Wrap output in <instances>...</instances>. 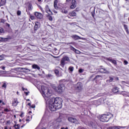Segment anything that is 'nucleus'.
Wrapping results in <instances>:
<instances>
[{"mask_svg":"<svg viewBox=\"0 0 129 129\" xmlns=\"http://www.w3.org/2000/svg\"><path fill=\"white\" fill-rule=\"evenodd\" d=\"M112 117H113V114L108 113L107 114H103L100 115L99 119L102 122H107V121H108L110 118H112Z\"/></svg>","mask_w":129,"mask_h":129,"instance_id":"obj_1","label":"nucleus"},{"mask_svg":"<svg viewBox=\"0 0 129 129\" xmlns=\"http://www.w3.org/2000/svg\"><path fill=\"white\" fill-rule=\"evenodd\" d=\"M65 80H60L59 81L60 84L59 85L57 86V87L54 88L55 91L57 92V93H62L63 91L65 90V85L62 83Z\"/></svg>","mask_w":129,"mask_h":129,"instance_id":"obj_2","label":"nucleus"},{"mask_svg":"<svg viewBox=\"0 0 129 129\" xmlns=\"http://www.w3.org/2000/svg\"><path fill=\"white\" fill-rule=\"evenodd\" d=\"M60 108L58 107L57 105L54 104L53 103V99H50L49 101V109L50 111H56L57 109H60Z\"/></svg>","mask_w":129,"mask_h":129,"instance_id":"obj_3","label":"nucleus"},{"mask_svg":"<svg viewBox=\"0 0 129 129\" xmlns=\"http://www.w3.org/2000/svg\"><path fill=\"white\" fill-rule=\"evenodd\" d=\"M96 70H98V72H100V73H103L104 74H109V73H110V72L109 71V68H105L103 67V66H100L96 69Z\"/></svg>","mask_w":129,"mask_h":129,"instance_id":"obj_4","label":"nucleus"},{"mask_svg":"<svg viewBox=\"0 0 129 129\" xmlns=\"http://www.w3.org/2000/svg\"><path fill=\"white\" fill-rule=\"evenodd\" d=\"M96 70H98V72H100V73H103L104 74H109V73H110V72L109 71V68H105L103 67V66H100L96 69Z\"/></svg>","mask_w":129,"mask_h":129,"instance_id":"obj_5","label":"nucleus"},{"mask_svg":"<svg viewBox=\"0 0 129 129\" xmlns=\"http://www.w3.org/2000/svg\"><path fill=\"white\" fill-rule=\"evenodd\" d=\"M62 102H63L62 98L58 97L54 98L53 101V104L57 105V107H59L60 108H62Z\"/></svg>","mask_w":129,"mask_h":129,"instance_id":"obj_6","label":"nucleus"},{"mask_svg":"<svg viewBox=\"0 0 129 129\" xmlns=\"http://www.w3.org/2000/svg\"><path fill=\"white\" fill-rule=\"evenodd\" d=\"M65 61H67L68 62H70V59L68 56H63L61 61H60V66L61 67H64L65 66Z\"/></svg>","mask_w":129,"mask_h":129,"instance_id":"obj_7","label":"nucleus"},{"mask_svg":"<svg viewBox=\"0 0 129 129\" xmlns=\"http://www.w3.org/2000/svg\"><path fill=\"white\" fill-rule=\"evenodd\" d=\"M114 80L115 81H118L119 79L118 77H114V76H109V79L106 81V83H111V82H114Z\"/></svg>","mask_w":129,"mask_h":129,"instance_id":"obj_8","label":"nucleus"},{"mask_svg":"<svg viewBox=\"0 0 129 129\" xmlns=\"http://www.w3.org/2000/svg\"><path fill=\"white\" fill-rule=\"evenodd\" d=\"M33 118V115H29V114H27L26 116V119H23V122L25 121V123H29L31 120H32Z\"/></svg>","mask_w":129,"mask_h":129,"instance_id":"obj_9","label":"nucleus"},{"mask_svg":"<svg viewBox=\"0 0 129 129\" xmlns=\"http://www.w3.org/2000/svg\"><path fill=\"white\" fill-rule=\"evenodd\" d=\"M34 15L35 16V17H36V18H37V19H39V20H41V19H43V14L39 12H34Z\"/></svg>","mask_w":129,"mask_h":129,"instance_id":"obj_10","label":"nucleus"},{"mask_svg":"<svg viewBox=\"0 0 129 129\" xmlns=\"http://www.w3.org/2000/svg\"><path fill=\"white\" fill-rule=\"evenodd\" d=\"M112 92H113V93H117L118 94L122 93V91H120L118 87H114L113 88H112Z\"/></svg>","mask_w":129,"mask_h":129,"instance_id":"obj_11","label":"nucleus"},{"mask_svg":"<svg viewBox=\"0 0 129 129\" xmlns=\"http://www.w3.org/2000/svg\"><path fill=\"white\" fill-rule=\"evenodd\" d=\"M76 6H77V2H76V0H71V5L70 6V9L74 10V9L76 8Z\"/></svg>","mask_w":129,"mask_h":129,"instance_id":"obj_12","label":"nucleus"},{"mask_svg":"<svg viewBox=\"0 0 129 129\" xmlns=\"http://www.w3.org/2000/svg\"><path fill=\"white\" fill-rule=\"evenodd\" d=\"M41 27V23L40 22L36 21L35 22L34 25V31H38L40 27Z\"/></svg>","mask_w":129,"mask_h":129,"instance_id":"obj_13","label":"nucleus"},{"mask_svg":"<svg viewBox=\"0 0 129 129\" xmlns=\"http://www.w3.org/2000/svg\"><path fill=\"white\" fill-rule=\"evenodd\" d=\"M106 60L112 63V64L114 65V66H116V65H117V62H116V60L115 59H112V58H111V57H108L106 58Z\"/></svg>","mask_w":129,"mask_h":129,"instance_id":"obj_14","label":"nucleus"},{"mask_svg":"<svg viewBox=\"0 0 129 129\" xmlns=\"http://www.w3.org/2000/svg\"><path fill=\"white\" fill-rule=\"evenodd\" d=\"M45 12L48 14V15H53V13L51 12V10H50V8H49L48 5H46L45 8Z\"/></svg>","mask_w":129,"mask_h":129,"instance_id":"obj_15","label":"nucleus"},{"mask_svg":"<svg viewBox=\"0 0 129 129\" xmlns=\"http://www.w3.org/2000/svg\"><path fill=\"white\" fill-rule=\"evenodd\" d=\"M24 119H23L22 120L21 119H19V122H20V124L21 125V128H23V127L26 126V125H27V123H26L25 121H24Z\"/></svg>","mask_w":129,"mask_h":129,"instance_id":"obj_16","label":"nucleus"},{"mask_svg":"<svg viewBox=\"0 0 129 129\" xmlns=\"http://www.w3.org/2000/svg\"><path fill=\"white\" fill-rule=\"evenodd\" d=\"M77 90H79V91H81L82 90V83H78L77 84L76 87Z\"/></svg>","mask_w":129,"mask_h":129,"instance_id":"obj_17","label":"nucleus"},{"mask_svg":"<svg viewBox=\"0 0 129 129\" xmlns=\"http://www.w3.org/2000/svg\"><path fill=\"white\" fill-rule=\"evenodd\" d=\"M19 104V101H18V98H14L12 101V106H17Z\"/></svg>","mask_w":129,"mask_h":129,"instance_id":"obj_18","label":"nucleus"},{"mask_svg":"<svg viewBox=\"0 0 129 129\" xmlns=\"http://www.w3.org/2000/svg\"><path fill=\"white\" fill-rule=\"evenodd\" d=\"M12 39L11 36H9L7 38H3L0 37V41H2V42H7V41H9V40H11Z\"/></svg>","mask_w":129,"mask_h":129,"instance_id":"obj_19","label":"nucleus"},{"mask_svg":"<svg viewBox=\"0 0 129 129\" xmlns=\"http://www.w3.org/2000/svg\"><path fill=\"white\" fill-rule=\"evenodd\" d=\"M22 89L23 91H24L26 96H28L29 95V93H30V92L28 91V89L25 88L24 87H22Z\"/></svg>","mask_w":129,"mask_h":129,"instance_id":"obj_20","label":"nucleus"},{"mask_svg":"<svg viewBox=\"0 0 129 129\" xmlns=\"http://www.w3.org/2000/svg\"><path fill=\"white\" fill-rule=\"evenodd\" d=\"M68 119L69 121H70L71 122H73L74 123H75V122H76V119L72 117H69Z\"/></svg>","mask_w":129,"mask_h":129,"instance_id":"obj_21","label":"nucleus"},{"mask_svg":"<svg viewBox=\"0 0 129 129\" xmlns=\"http://www.w3.org/2000/svg\"><path fill=\"white\" fill-rule=\"evenodd\" d=\"M71 37L72 38V39H73L74 40H80V39H81V38H80V37H79L78 35H73L71 36Z\"/></svg>","mask_w":129,"mask_h":129,"instance_id":"obj_22","label":"nucleus"},{"mask_svg":"<svg viewBox=\"0 0 129 129\" xmlns=\"http://www.w3.org/2000/svg\"><path fill=\"white\" fill-rule=\"evenodd\" d=\"M57 4H58V0H54L53 6H54V9H55V10H58V6H57Z\"/></svg>","mask_w":129,"mask_h":129,"instance_id":"obj_23","label":"nucleus"},{"mask_svg":"<svg viewBox=\"0 0 129 129\" xmlns=\"http://www.w3.org/2000/svg\"><path fill=\"white\" fill-rule=\"evenodd\" d=\"M123 28L124 30L125 31L126 33H129L128 32V26L126 24H123Z\"/></svg>","mask_w":129,"mask_h":129,"instance_id":"obj_24","label":"nucleus"},{"mask_svg":"<svg viewBox=\"0 0 129 129\" xmlns=\"http://www.w3.org/2000/svg\"><path fill=\"white\" fill-rule=\"evenodd\" d=\"M69 15L70 17H76V12L72 11V12H70Z\"/></svg>","mask_w":129,"mask_h":129,"instance_id":"obj_25","label":"nucleus"},{"mask_svg":"<svg viewBox=\"0 0 129 129\" xmlns=\"http://www.w3.org/2000/svg\"><path fill=\"white\" fill-rule=\"evenodd\" d=\"M22 126V125L21 124H15L14 125L13 127H14L15 129H20V127Z\"/></svg>","mask_w":129,"mask_h":129,"instance_id":"obj_26","label":"nucleus"},{"mask_svg":"<svg viewBox=\"0 0 129 129\" xmlns=\"http://www.w3.org/2000/svg\"><path fill=\"white\" fill-rule=\"evenodd\" d=\"M60 12L62 13V14H67V13H68L67 10L65 9L64 8H62L60 9Z\"/></svg>","mask_w":129,"mask_h":129,"instance_id":"obj_27","label":"nucleus"},{"mask_svg":"<svg viewBox=\"0 0 129 129\" xmlns=\"http://www.w3.org/2000/svg\"><path fill=\"white\" fill-rule=\"evenodd\" d=\"M51 16L52 15L51 14H48L47 16V17L48 18L49 21H50V22H52V21H53V17Z\"/></svg>","mask_w":129,"mask_h":129,"instance_id":"obj_28","label":"nucleus"},{"mask_svg":"<svg viewBox=\"0 0 129 129\" xmlns=\"http://www.w3.org/2000/svg\"><path fill=\"white\" fill-rule=\"evenodd\" d=\"M7 0H1L0 2V7L2 6H5L6 5V2Z\"/></svg>","mask_w":129,"mask_h":129,"instance_id":"obj_29","label":"nucleus"},{"mask_svg":"<svg viewBox=\"0 0 129 129\" xmlns=\"http://www.w3.org/2000/svg\"><path fill=\"white\" fill-rule=\"evenodd\" d=\"M32 68H33V69H38V70H40V67L37 64L32 65Z\"/></svg>","mask_w":129,"mask_h":129,"instance_id":"obj_30","label":"nucleus"},{"mask_svg":"<svg viewBox=\"0 0 129 129\" xmlns=\"http://www.w3.org/2000/svg\"><path fill=\"white\" fill-rule=\"evenodd\" d=\"M100 78L102 79L103 77L102 75H97L94 78V80H96L97 79H100Z\"/></svg>","mask_w":129,"mask_h":129,"instance_id":"obj_31","label":"nucleus"},{"mask_svg":"<svg viewBox=\"0 0 129 129\" xmlns=\"http://www.w3.org/2000/svg\"><path fill=\"white\" fill-rule=\"evenodd\" d=\"M54 73L56 76H59L60 74L59 73V71L57 69L54 70Z\"/></svg>","mask_w":129,"mask_h":129,"instance_id":"obj_32","label":"nucleus"},{"mask_svg":"<svg viewBox=\"0 0 129 129\" xmlns=\"http://www.w3.org/2000/svg\"><path fill=\"white\" fill-rule=\"evenodd\" d=\"M74 71V67L71 66L69 68V71H70V72H73Z\"/></svg>","mask_w":129,"mask_h":129,"instance_id":"obj_33","label":"nucleus"},{"mask_svg":"<svg viewBox=\"0 0 129 129\" xmlns=\"http://www.w3.org/2000/svg\"><path fill=\"white\" fill-rule=\"evenodd\" d=\"M70 50H71L72 51H73L74 52H75V51H76V49L74 48V47L72 46V45L70 46Z\"/></svg>","mask_w":129,"mask_h":129,"instance_id":"obj_34","label":"nucleus"},{"mask_svg":"<svg viewBox=\"0 0 129 129\" xmlns=\"http://www.w3.org/2000/svg\"><path fill=\"white\" fill-rule=\"evenodd\" d=\"M28 10L29 11H32V9L33 8V6L32 4H29V5L28 6Z\"/></svg>","mask_w":129,"mask_h":129,"instance_id":"obj_35","label":"nucleus"},{"mask_svg":"<svg viewBox=\"0 0 129 129\" xmlns=\"http://www.w3.org/2000/svg\"><path fill=\"white\" fill-rule=\"evenodd\" d=\"M60 126V125L59 124H56V125H55L53 127L54 129H58L59 128Z\"/></svg>","mask_w":129,"mask_h":129,"instance_id":"obj_36","label":"nucleus"},{"mask_svg":"<svg viewBox=\"0 0 129 129\" xmlns=\"http://www.w3.org/2000/svg\"><path fill=\"white\" fill-rule=\"evenodd\" d=\"M21 14H22V12H21V11L18 10V11L17 12V16H20Z\"/></svg>","mask_w":129,"mask_h":129,"instance_id":"obj_37","label":"nucleus"},{"mask_svg":"<svg viewBox=\"0 0 129 129\" xmlns=\"http://www.w3.org/2000/svg\"><path fill=\"white\" fill-rule=\"evenodd\" d=\"M99 15H104V11L101 10L99 12Z\"/></svg>","mask_w":129,"mask_h":129,"instance_id":"obj_38","label":"nucleus"},{"mask_svg":"<svg viewBox=\"0 0 129 129\" xmlns=\"http://www.w3.org/2000/svg\"><path fill=\"white\" fill-rule=\"evenodd\" d=\"M3 88H7V84L6 83H4L2 85Z\"/></svg>","mask_w":129,"mask_h":129,"instance_id":"obj_39","label":"nucleus"},{"mask_svg":"<svg viewBox=\"0 0 129 129\" xmlns=\"http://www.w3.org/2000/svg\"><path fill=\"white\" fill-rule=\"evenodd\" d=\"M4 111H5V112H10V111H11V110L8 108H5L4 109Z\"/></svg>","mask_w":129,"mask_h":129,"instance_id":"obj_40","label":"nucleus"},{"mask_svg":"<svg viewBox=\"0 0 129 129\" xmlns=\"http://www.w3.org/2000/svg\"><path fill=\"white\" fill-rule=\"evenodd\" d=\"M84 70L80 69L79 70V73H83Z\"/></svg>","mask_w":129,"mask_h":129,"instance_id":"obj_41","label":"nucleus"},{"mask_svg":"<svg viewBox=\"0 0 129 129\" xmlns=\"http://www.w3.org/2000/svg\"><path fill=\"white\" fill-rule=\"evenodd\" d=\"M70 3H71V0H66V3L67 4V5H69V4H70Z\"/></svg>","mask_w":129,"mask_h":129,"instance_id":"obj_42","label":"nucleus"},{"mask_svg":"<svg viewBox=\"0 0 129 129\" xmlns=\"http://www.w3.org/2000/svg\"><path fill=\"white\" fill-rule=\"evenodd\" d=\"M30 19H31V20H35L36 19V17H35V16H34L31 15Z\"/></svg>","mask_w":129,"mask_h":129,"instance_id":"obj_43","label":"nucleus"},{"mask_svg":"<svg viewBox=\"0 0 129 129\" xmlns=\"http://www.w3.org/2000/svg\"><path fill=\"white\" fill-rule=\"evenodd\" d=\"M0 103H2V105H6V103L3 101V100H0Z\"/></svg>","mask_w":129,"mask_h":129,"instance_id":"obj_44","label":"nucleus"},{"mask_svg":"<svg viewBox=\"0 0 129 129\" xmlns=\"http://www.w3.org/2000/svg\"><path fill=\"white\" fill-rule=\"evenodd\" d=\"M91 15H92V16L93 17V18H94V16H95V12L94 11L92 12H91Z\"/></svg>","mask_w":129,"mask_h":129,"instance_id":"obj_45","label":"nucleus"},{"mask_svg":"<svg viewBox=\"0 0 129 129\" xmlns=\"http://www.w3.org/2000/svg\"><path fill=\"white\" fill-rule=\"evenodd\" d=\"M0 33H4V28L0 27Z\"/></svg>","mask_w":129,"mask_h":129,"instance_id":"obj_46","label":"nucleus"},{"mask_svg":"<svg viewBox=\"0 0 129 129\" xmlns=\"http://www.w3.org/2000/svg\"><path fill=\"white\" fill-rule=\"evenodd\" d=\"M123 63H124V65H127V64H128V62L126 60H124Z\"/></svg>","mask_w":129,"mask_h":129,"instance_id":"obj_47","label":"nucleus"},{"mask_svg":"<svg viewBox=\"0 0 129 129\" xmlns=\"http://www.w3.org/2000/svg\"><path fill=\"white\" fill-rule=\"evenodd\" d=\"M20 117H24V112H21V114H20Z\"/></svg>","mask_w":129,"mask_h":129,"instance_id":"obj_48","label":"nucleus"},{"mask_svg":"<svg viewBox=\"0 0 129 129\" xmlns=\"http://www.w3.org/2000/svg\"><path fill=\"white\" fill-rule=\"evenodd\" d=\"M4 56L0 55V61L4 60Z\"/></svg>","mask_w":129,"mask_h":129,"instance_id":"obj_49","label":"nucleus"},{"mask_svg":"<svg viewBox=\"0 0 129 129\" xmlns=\"http://www.w3.org/2000/svg\"><path fill=\"white\" fill-rule=\"evenodd\" d=\"M75 52V53H76V54H79V53H80V51L77 49H76Z\"/></svg>","mask_w":129,"mask_h":129,"instance_id":"obj_50","label":"nucleus"},{"mask_svg":"<svg viewBox=\"0 0 129 129\" xmlns=\"http://www.w3.org/2000/svg\"><path fill=\"white\" fill-rule=\"evenodd\" d=\"M30 107L31 108H35V107H36V106L35 105V104H33L30 106Z\"/></svg>","mask_w":129,"mask_h":129,"instance_id":"obj_51","label":"nucleus"},{"mask_svg":"<svg viewBox=\"0 0 129 129\" xmlns=\"http://www.w3.org/2000/svg\"><path fill=\"white\" fill-rule=\"evenodd\" d=\"M5 22H6V21L5 20V19H2L1 20V23H3V24H4Z\"/></svg>","mask_w":129,"mask_h":129,"instance_id":"obj_52","label":"nucleus"},{"mask_svg":"<svg viewBox=\"0 0 129 129\" xmlns=\"http://www.w3.org/2000/svg\"><path fill=\"white\" fill-rule=\"evenodd\" d=\"M31 113H32L31 111H29L27 114H28V115H31Z\"/></svg>","mask_w":129,"mask_h":129,"instance_id":"obj_53","label":"nucleus"},{"mask_svg":"<svg viewBox=\"0 0 129 129\" xmlns=\"http://www.w3.org/2000/svg\"><path fill=\"white\" fill-rule=\"evenodd\" d=\"M6 27H8V28H10V24H9V23H6Z\"/></svg>","mask_w":129,"mask_h":129,"instance_id":"obj_54","label":"nucleus"},{"mask_svg":"<svg viewBox=\"0 0 129 129\" xmlns=\"http://www.w3.org/2000/svg\"><path fill=\"white\" fill-rule=\"evenodd\" d=\"M60 129H68V127H66V128L64 127H62Z\"/></svg>","mask_w":129,"mask_h":129,"instance_id":"obj_55","label":"nucleus"},{"mask_svg":"<svg viewBox=\"0 0 129 129\" xmlns=\"http://www.w3.org/2000/svg\"><path fill=\"white\" fill-rule=\"evenodd\" d=\"M2 113H5V114H7V113H6L5 110H4V111L2 112Z\"/></svg>","mask_w":129,"mask_h":129,"instance_id":"obj_56","label":"nucleus"},{"mask_svg":"<svg viewBox=\"0 0 129 129\" xmlns=\"http://www.w3.org/2000/svg\"><path fill=\"white\" fill-rule=\"evenodd\" d=\"M27 105H28L29 106H31V103H28V104H27Z\"/></svg>","mask_w":129,"mask_h":129,"instance_id":"obj_57","label":"nucleus"},{"mask_svg":"<svg viewBox=\"0 0 129 129\" xmlns=\"http://www.w3.org/2000/svg\"><path fill=\"white\" fill-rule=\"evenodd\" d=\"M53 13H54V14H57V12L56 10L53 11Z\"/></svg>","mask_w":129,"mask_h":129,"instance_id":"obj_58","label":"nucleus"},{"mask_svg":"<svg viewBox=\"0 0 129 129\" xmlns=\"http://www.w3.org/2000/svg\"><path fill=\"white\" fill-rule=\"evenodd\" d=\"M2 69H3V70H5V69H6V67H3V68H2Z\"/></svg>","mask_w":129,"mask_h":129,"instance_id":"obj_59","label":"nucleus"},{"mask_svg":"<svg viewBox=\"0 0 129 129\" xmlns=\"http://www.w3.org/2000/svg\"><path fill=\"white\" fill-rule=\"evenodd\" d=\"M39 3L42 2V0H37Z\"/></svg>","mask_w":129,"mask_h":129,"instance_id":"obj_60","label":"nucleus"},{"mask_svg":"<svg viewBox=\"0 0 129 129\" xmlns=\"http://www.w3.org/2000/svg\"><path fill=\"white\" fill-rule=\"evenodd\" d=\"M48 77H51V75H48Z\"/></svg>","mask_w":129,"mask_h":129,"instance_id":"obj_61","label":"nucleus"},{"mask_svg":"<svg viewBox=\"0 0 129 129\" xmlns=\"http://www.w3.org/2000/svg\"><path fill=\"white\" fill-rule=\"evenodd\" d=\"M17 94H18V95H19V92H17Z\"/></svg>","mask_w":129,"mask_h":129,"instance_id":"obj_62","label":"nucleus"},{"mask_svg":"<svg viewBox=\"0 0 129 129\" xmlns=\"http://www.w3.org/2000/svg\"><path fill=\"white\" fill-rule=\"evenodd\" d=\"M41 10L42 11V12H43V9H41Z\"/></svg>","mask_w":129,"mask_h":129,"instance_id":"obj_63","label":"nucleus"},{"mask_svg":"<svg viewBox=\"0 0 129 129\" xmlns=\"http://www.w3.org/2000/svg\"><path fill=\"white\" fill-rule=\"evenodd\" d=\"M14 117H16V115H14Z\"/></svg>","mask_w":129,"mask_h":129,"instance_id":"obj_64","label":"nucleus"}]
</instances>
